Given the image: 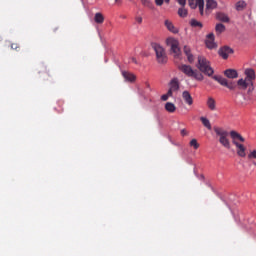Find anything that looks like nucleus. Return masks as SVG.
<instances>
[{
    "label": "nucleus",
    "instance_id": "nucleus-1",
    "mask_svg": "<svg viewBox=\"0 0 256 256\" xmlns=\"http://www.w3.org/2000/svg\"><path fill=\"white\" fill-rule=\"evenodd\" d=\"M230 137L232 139V143L233 145H235V147H237V154L239 155V157H245V146H243V144H239L240 141L241 143H245V138H243V136H241V134H239L237 131L232 130L230 131Z\"/></svg>",
    "mask_w": 256,
    "mask_h": 256
},
{
    "label": "nucleus",
    "instance_id": "nucleus-18",
    "mask_svg": "<svg viewBox=\"0 0 256 256\" xmlns=\"http://www.w3.org/2000/svg\"><path fill=\"white\" fill-rule=\"evenodd\" d=\"M237 85L239 89H242L243 91H245V89H247L249 85H253V82H249L246 79L241 78L237 81Z\"/></svg>",
    "mask_w": 256,
    "mask_h": 256
},
{
    "label": "nucleus",
    "instance_id": "nucleus-27",
    "mask_svg": "<svg viewBox=\"0 0 256 256\" xmlns=\"http://www.w3.org/2000/svg\"><path fill=\"white\" fill-rule=\"evenodd\" d=\"M190 25H191V27H196L198 29H202L203 28V23H201L200 21H197L196 19H192L190 21Z\"/></svg>",
    "mask_w": 256,
    "mask_h": 256
},
{
    "label": "nucleus",
    "instance_id": "nucleus-25",
    "mask_svg": "<svg viewBox=\"0 0 256 256\" xmlns=\"http://www.w3.org/2000/svg\"><path fill=\"white\" fill-rule=\"evenodd\" d=\"M200 121L204 125V127H206V129L211 131L212 127H211V122L209 121V119H207L206 117H201Z\"/></svg>",
    "mask_w": 256,
    "mask_h": 256
},
{
    "label": "nucleus",
    "instance_id": "nucleus-28",
    "mask_svg": "<svg viewBox=\"0 0 256 256\" xmlns=\"http://www.w3.org/2000/svg\"><path fill=\"white\" fill-rule=\"evenodd\" d=\"M215 31L218 35H221V33H224L225 31V26L221 23L216 24Z\"/></svg>",
    "mask_w": 256,
    "mask_h": 256
},
{
    "label": "nucleus",
    "instance_id": "nucleus-29",
    "mask_svg": "<svg viewBox=\"0 0 256 256\" xmlns=\"http://www.w3.org/2000/svg\"><path fill=\"white\" fill-rule=\"evenodd\" d=\"M178 15L179 17H187L188 15V12H187V9H185V6H182L181 8L178 9Z\"/></svg>",
    "mask_w": 256,
    "mask_h": 256
},
{
    "label": "nucleus",
    "instance_id": "nucleus-15",
    "mask_svg": "<svg viewBox=\"0 0 256 256\" xmlns=\"http://www.w3.org/2000/svg\"><path fill=\"white\" fill-rule=\"evenodd\" d=\"M183 51L187 57L188 63H194L195 56L191 53V48L189 46H184Z\"/></svg>",
    "mask_w": 256,
    "mask_h": 256
},
{
    "label": "nucleus",
    "instance_id": "nucleus-43",
    "mask_svg": "<svg viewBox=\"0 0 256 256\" xmlns=\"http://www.w3.org/2000/svg\"><path fill=\"white\" fill-rule=\"evenodd\" d=\"M147 87H149V84H147Z\"/></svg>",
    "mask_w": 256,
    "mask_h": 256
},
{
    "label": "nucleus",
    "instance_id": "nucleus-20",
    "mask_svg": "<svg viewBox=\"0 0 256 256\" xmlns=\"http://www.w3.org/2000/svg\"><path fill=\"white\" fill-rule=\"evenodd\" d=\"M164 25L168 29V31H170L171 33H179V29H177L175 25H173V22L169 20H165Z\"/></svg>",
    "mask_w": 256,
    "mask_h": 256
},
{
    "label": "nucleus",
    "instance_id": "nucleus-21",
    "mask_svg": "<svg viewBox=\"0 0 256 256\" xmlns=\"http://www.w3.org/2000/svg\"><path fill=\"white\" fill-rule=\"evenodd\" d=\"M236 11H244V9H247V2L244 0H240L235 5Z\"/></svg>",
    "mask_w": 256,
    "mask_h": 256
},
{
    "label": "nucleus",
    "instance_id": "nucleus-30",
    "mask_svg": "<svg viewBox=\"0 0 256 256\" xmlns=\"http://www.w3.org/2000/svg\"><path fill=\"white\" fill-rule=\"evenodd\" d=\"M190 147H193L194 149H199V144L197 143V139H192L190 141Z\"/></svg>",
    "mask_w": 256,
    "mask_h": 256
},
{
    "label": "nucleus",
    "instance_id": "nucleus-34",
    "mask_svg": "<svg viewBox=\"0 0 256 256\" xmlns=\"http://www.w3.org/2000/svg\"><path fill=\"white\" fill-rule=\"evenodd\" d=\"M177 3H179V5H181L182 7H185V5H187V0H176Z\"/></svg>",
    "mask_w": 256,
    "mask_h": 256
},
{
    "label": "nucleus",
    "instance_id": "nucleus-8",
    "mask_svg": "<svg viewBox=\"0 0 256 256\" xmlns=\"http://www.w3.org/2000/svg\"><path fill=\"white\" fill-rule=\"evenodd\" d=\"M188 3L192 9L198 7L200 15H205V0H188Z\"/></svg>",
    "mask_w": 256,
    "mask_h": 256
},
{
    "label": "nucleus",
    "instance_id": "nucleus-42",
    "mask_svg": "<svg viewBox=\"0 0 256 256\" xmlns=\"http://www.w3.org/2000/svg\"><path fill=\"white\" fill-rule=\"evenodd\" d=\"M47 76H49V73H44V77H47Z\"/></svg>",
    "mask_w": 256,
    "mask_h": 256
},
{
    "label": "nucleus",
    "instance_id": "nucleus-16",
    "mask_svg": "<svg viewBox=\"0 0 256 256\" xmlns=\"http://www.w3.org/2000/svg\"><path fill=\"white\" fill-rule=\"evenodd\" d=\"M225 77L228 79H237L239 77V73H237V70L235 69H227L224 71Z\"/></svg>",
    "mask_w": 256,
    "mask_h": 256
},
{
    "label": "nucleus",
    "instance_id": "nucleus-17",
    "mask_svg": "<svg viewBox=\"0 0 256 256\" xmlns=\"http://www.w3.org/2000/svg\"><path fill=\"white\" fill-rule=\"evenodd\" d=\"M182 98L184 99V102L186 103V105H193V96H191V93H189V91L185 90L182 93Z\"/></svg>",
    "mask_w": 256,
    "mask_h": 256
},
{
    "label": "nucleus",
    "instance_id": "nucleus-24",
    "mask_svg": "<svg viewBox=\"0 0 256 256\" xmlns=\"http://www.w3.org/2000/svg\"><path fill=\"white\" fill-rule=\"evenodd\" d=\"M171 91H179V81L177 79H173L170 82Z\"/></svg>",
    "mask_w": 256,
    "mask_h": 256
},
{
    "label": "nucleus",
    "instance_id": "nucleus-11",
    "mask_svg": "<svg viewBox=\"0 0 256 256\" xmlns=\"http://www.w3.org/2000/svg\"><path fill=\"white\" fill-rule=\"evenodd\" d=\"M244 75L246 76L245 79L248 81V83H253V81L256 79L255 70L252 68H247L244 71Z\"/></svg>",
    "mask_w": 256,
    "mask_h": 256
},
{
    "label": "nucleus",
    "instance_id": "nucleus-36",
    "mask_svg": "<svg viewBox=\"0 0 256 256\" xmlns=\"http://www.w3.org/2000/svg\"><path fill=\"white\" fill-rule=\"evenodd\" d=\"M254 90H255V87L253 86V82H252V85L248 86V93H253Z\"/></svg>",
    "mask_w": 256,
    "mask_h": 256
},
{
    "label": "nucleus",
    "instance_id": "nucleus-9",
    "mask_svg": "<svg viewBox=\"0 0 256 256\" xmlns=\"http://www.w3.org/2000/svg\"><path fill=\"white\" fill-rule=\"evenodd\" d=\"M234 51L229 46H223L219 49L218 55L222 57V59H229V55H233Z\"/></svg>",
    "mask_w": 256,
    "mask_h": 256
},
{
    "label": "nucleus",
    "instance_id": "nucleus-2",
    "mask_svg": "<svg viewBox=\"0 0 256 256\" xmlns=\"http://www.w3.org/2000/svg\"><path fill=\"white\" fill-rule=\"evenodd\" d=\"M179 71L186 75V77H191L192 79H196V81H203L204 76L202 73H199V71L194 70L191 65L187 64H180L178 66Z\"/></svg>",
    "mask_w": 256,
    "mask_h": 256
},
{
    "label": "nucleus",
    "instance_id": "nucleus-41",
    "mask_svg": "<svg viewBox=\"0 0 256 256\" xmlns=\"http://www.w3.org/2000/svg\"><path fill=\"white\" fill-rule=\"evenodd\" d=\"M115 3H121V0H115Z\"/></svg>",
    "mask_w": 256,
    "mask_h": 256
},
{
    "label": "nucleus",
    "instance_id": "nucleus-39",
    "mask_svg": "<svg viewBox=\"0 0 256 256\" xmlns=\"http://www.w3.org/2000/svg\"><path fill=\"white\" fill-rule=\"evenodd\" d=\"M181 135H182V137H185V135H187V130L182 129L181 130Z\"/></svg>",
    "mask_w": 256,
    "mask_h": 256
},
{
    "label": "nucleus",
    "instance_id": "nucleus-4",
    "mask_svg": "<svg viewBox=\"0 0 256 256\" xmlns=\"http://www.w3.org/2000/svg\"><path fill=\"white\" fill-rule=\"evenodd\" d=\"M214 132L219 137V143L222 147H225V149H231V141H229V132L227 130H224L222 128H214Z\"/></svg>",
    "mask_w": 256,
    "mask_h": 256
},
{
    "label": "nucleus",
    "instance_id": "nucleus-12",
    "mask_svg": "<svg viewBox=\"0 0 256 256\" xmlns=\"http://www.w3.org/2000/svg\"><path fill=\"white\" fill-rule=\"evenodd\" d=\"M213 9H217V1L215 0H206V15H209Z\"/></svg>",
    "mask_w": 256,
    "mask_h": 256
},
{
    "label": "nucleus",
    "instance_id": "nucleus-10",
    "mask_svg": "<svg viewBox=\"0 0 256 256\" xmlns=\"http://www.w3.org/2000/svg\"><path fill=\"white\" fill-rule=\"evenodd\" d=\"M205 43L208 49H215L217 47V44H215V34H208Z\"/></svg>",
    "mask_w": 256,
    "mask_h": 256
},
{
    "label": "nucleus",
    "instance_id": "nucleus-7",
    "mask_svg": "<svg viewBox=\"0 0 256 256\" xmlns=\"http://www.w3.org/2000/svg\"><path fill=\"white\" fill-rule=\"evenodd\" d=\"M212 79H214V81H217V83H220L222 87H227V89H230L231 91H233L237 87V84H235V82H229L227 78H224L221 75H214Z\"/></svg>",
    "mask_w": 256,
    "mask_h": 256
},
{
    "label": "nucleus",
    "instance_id": "nucleus-19",
    "mask_svg": "<svg viewBox=\"0 0 256 256\" xmlns=\"http://www.w3.org/2000/svg\"><path fill=\"white\" fill-rule=\"evenodd\" d=\"M216 19L221 21V23H229V21H231L229 16L223 12L216 13Z\"/></svg>",
    "mask_w": 256,
    "mask_h": 256
},
{
    "label": "nucleus",
    "instance_id": "nucleus-37",
    "mask_svg": "<svg viewBox=\"0 0 256 256\" xmlns=\"http://www.w3.org/2000/svg\"><path fill=\"white\" fill-rule=\"evenodd\" d=\"M175 92V90H171V88H169L168 92L166 93L167 96L169 97H173V93Z\"/></svg>",
    "mask_w": 256,
    "mask_h": 256
},
{
    "label": "nucleus",
    "instance_id": "nucleus-23",
    "mask_svg": "<svg viewBox=\"0 0 256 256\" xmlns=\"http://www.w3.org/2000/svg\"><path fill=\"white\" fill-rule=\"evenodd\" d=\"M94 21L95 23H98L99 25H101L105 21V17L103 16V14L98 12L94 16Z\"/></svg>",
    "mask_w": 256,
    "mask_h": 256
},
{
    "label": "nucleus",
    "instance_id": "nucleus-3",
    "mask_svg": "<svg viewBox=\"0 0 256 256\" xmlns=\"http://www.w3.org/2000/svg\"><path fill=\"white\" fill-rule=\"evenodd\" d=\"M196 67L201 71V73H204V75H207L208 77H211L213 73H215V70L211 67V62H209V60L204 56H198V63L196 64Z\"/></svg>",
    "mask_w": 256,
    "mask_h": 256
},
{
    "label": "nucleus",
    "instance_id": "nucleus-38",
    "mask_svg": "<svg viewBox=\"0 0 256 256\" xmlns=\"http://www.w3.org/2000/svg\"><path fill=\"white\" fill-rule=\"evenodd\" d=\"M169 99V96L167 95V94H163L162 96H161V100L162 101H167Z\"/></svg>",
    "mask_w": 256,
    "mask_h": 256
},
{
    "label": "nucleus",
    "instance_id": "nucleus-31",
    "mask_svg": "<svg viewBox=\"0 0 256 256\" xmlns=\"http://www.w3.org/2000/svg\"><path fill=\"white\" fill-rule=\"evenodd\" d=\"M171 0H155V3L158 7H161L163 5V2L169 3Z\"/></svg>",
    "mask_w": 256,
    "mask_h": 256
},
{
    "label": "nucleus",
    "instance_id": "nucleus-26",
    "mask_svg": "<svg viewBox=\"0 0 256 256\" xmlns=\"http://www.w3.org/2000/svg\"><path fill=\"white\" fill-rule=\"evenodd\" d=\"M141 3L144 7H147L148 9H155V5H153V2H151V0H141Z\"/></svg>",
    "mask_w": 256,
    "mask_h": 256
},
{
    "label": "nucleus",
    "instance_id": "nucleus-22",
    "mask_svg": "<svg viewBox=\"0 0 256 256\" xmlns=\"http://www.w3.org/2000/svg\"><path fill=\"white\" fill-rule=\"evenodd\" d=\"M165 109L168 111V113H175V111H177V107L172 102H167L165 104Z\"/></svg>",
    "mask_w": 256,
    "mask_h": 256
},
{
    "label": "nucleus",
    "instance_id": "nucleus-6",
    "mask_svg": "<svg viewBox=\"0 0 256 256\" xmlns=\"http://www.w3.org/2000/svg\"><path fill=\"white\" fill-rule=\"evenodd\" d=\"M152 48L154 49V51L156 53L157 62L162 65L167 63V54L165 53V49L163 48V46H161L157 43H154V44H152Z\"/></svg>",
    "mask_w": 256,
    "mask_h": 256
},
{
    "label": "nucleus",
    "instance_id": "nucleus-35",
    "mask_svg": "<svg viewBox=\"0 0 256 256\" xmlns=\"http://www.w3.org/2000/svg\"><path fill=\"white\" fill-rule=\"evenodd\" d=\"M11 49H14V51H17V49H19V45L17 43H12Z\"/></svg>",
    "mask_w": 256,
    "mask_h": 256
},
{
    "label": "nucleus",
    "instance_id": "nucleus-33",
    "mask_svg": "<svg viewBox=\"0 0 256 256\" xmlns=\"http://www.w3.org/2000/svg\"><path fill=\"white\" fill-rule=\"evenodd\" d=\"M135 21H136V23H138V25H141V23H143V17H141V16H136V17H135Z\"/></svg>",
    "mask_w": 256,
    "mask_h": 256
},
{
    "label": "nucleus",
    "instance_id": "nucleus-32",
    "mask_svg": "<svg viewBox=\"0 0 256 256\" xmlns=\"http://www.w3.org/2000/svg\"><path fill=\"white\" fill-rule=\"evenodd\" d=\"M248 159H256V150H253L248 154Z\"/></svg>",
    "mask_w": 256,
    "mask_h": 256
},
{
    "label": "nucleus",
    "instance_id": "nucleus-40",
    "mask_svg": "<svg viewBox=\"0 0 256 256\" xmlns=\"http://www.w3.org/2000/svg\"><path fill=\"white\" fill-rule=\"evenodd\" d=\"M131 61H132V63H135L137 65V59L132 58Z\"/></svg>",
    "mask_w": 256,
    "mask_h": 256
},
{
    "label": "nucleus",
    "instance_id": "nucleus-5",
    "mask_svg": "<svg viewBox=\"0 0 256 256\" xmlns=\"http://www.w3.org/2000/svg\"><path fill=\"white\" fill-rule=\"evenodd\" d=\"M166 45L170 47V53L173 54L175 59H181V48H179V40L175 38H168Z\"/></svg>",
    "mask_w": 256,
    "mask_h": 256
},
{
    "label": "nucleus",
    "instance_id": "nucleus-13",
    "mask_svg": "<svg viewBox=\"0 0 256 256\" xmlns=\"http://www.w3.org/2000/svg\"><path fill=\"white\" fill-rule=\"evenodd\" d=\"M206 105L210 111H217V101H215V98L208 97Z\"/></svg>",
    "mask_w": 256,
    "mask_h": 256
},
{
    "label": "nucleus",
    "instance_id": "nucleus-14",
    "mask_svg": "<svg viewBox=\"0 0 256 256\" xmlns=\"http://www.w3.org/2000/svg\"><path fill=\"white\" fill-rule=\"evenodd\" d=\"M122 76L124 77L125 81H128L129 83H135L137 79L135 74L127 71H122Z\"/></svg>",
    "mask_w": 256,
    "mask_h": 256
}]
</instances>
